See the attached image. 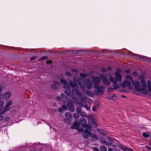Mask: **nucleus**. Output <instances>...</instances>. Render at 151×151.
I'll return each mask as SVG.
<instances>
[{"label":"nucleus","mask_w":151,"mask_h":151,"mask_svg":"<svg viewBox=\"0 0 151 151\" xmlns=\"http://www.w3.org/2000/svg\"><path fill=\"white\" fill-rule=\"evenodd\" d=\"M79 121L81 123L83 127H87L89 129H91V127L90 126H88L87 124V122L86 119L83 118H81L79 119Z\"/></svg>","instance_id":"nucleus-9"},{"label":"nucleus","mask_w":151,"mask_h":151,"mask_svg":"<svg viewBox=\"0 0 151 151\" xmlns=\"http://www.w3.org/2000/svg\"><path fill=\"white\" fill-rule=\"evenodd\" d=\"M81 104V107H83L85 108H86L87 106V104L86 102L83 101H82L80 102Z\"/></svg>","instance_id":"nucleus-26"},{"label":"nucleus","mask_w":151,"mask_h":151,"mask_svg":"<svg viewBox=\"0 0 151 151\" xmlns=\"http://www.w3.org/2000/svg\"><path fill=\"white\" fill-rule=\"evenodd\" d=\"M140 81L141 83L142 87L143 88H145L147 87L146 81L144 79L140 80Z\"/></svg>","instance_id":"nucleus-22"},{"label":"nucleus","mask_w":151,"mask_h":151,"mask_svg":"<svg viewBox=\"0 0 151 151\" xmlns=\"http://www.w3.org/2000/svg\"><path fill=\"white\" fill-rule=\"evenodd\" d=\"M108 151H117L116 150L114 149H111L110 148H108Z\"/></svg>","instance_id":"nucleus-42"},{"label":"nucleus","mask_w":151,"mask_h":151,"mask_svg":"<svg viewBox=\"0 0 151 151\" xmlns=\"http://www.w3.org/2000/svg\"><path fill=\"white\" fill-rule=\"evenodd\" d=\"M91 124L93 127H96L97 126V125L96 123L93 121H91Z\"/></svg>","instance_id":"nucleus-34"},{"label":"nucleus","mask_w":151,"mask_h":151,"mask_svg":"<svg viewBox=\"0 0 151 151\" xmlns=\"http://www.w3.org/2000/svg\"><path fill=\"white\" fill-rule=\"evenodd\" d=\"M119 148L121 150H122L124 151H125L126 147L125 146H123L122 145H119Z\"/></svg>","instance_id":"nucleus-30"},{"label":"nucleus","mask_w":151,"mask_h":151,"mask_svg":"<svg viewBox=\"0 0 151 151\" xmlns=\"http://www.w3.org/2000/svg\"><path fill=\"white\" fill-rule=\"evenodd\" d=\"M3 88V86L2 85H0V93L2 90ZM11 96V93L10 92L8 91L6 92L4 95L2 94H0V99L4 97V99L7 100Z\"/></svg>","instance_id":"nucleus-6"},{"label":"nucleus","mask_w":151,"mask_h":151,"mask_svg":"<svg viewBox=\"0 0 151 151\" xmlns=\"http://www.w3.org/2000/svg\"><path fill=\"white\" fill-rule=\"evenodd\" d=\"M100 142L102 144L108 146V142L104 140H102L100 141Z\"/></svg>","instance_id":"nucleus-31"},{"label":"nucleus","mask_w":151,"mask_h":151,"mask_svg":"<svg viewBox=\"0 0 151 151\" xmlns=\"http://www.w3.org/2000/svg\"><path fill=\"white\" fill-rule=\"evenodd\" d=\"M73 91L75 92L77 95L80 96H81L82 94L78 89H77L73 88Z\"/></svg>","instance_id":"nucleus-23"},{"label":"nucleus","mask_w":151,"mask_h":151,"mask_svg":"<svg viewBox=\"0 0 151 151\" xmlns=\"http://www.w3.org/2000/svg\"><path fill=\"white\" fill-rule=\"evenodd\" d=\"M146 148H147L149 150H151V148L150 147H149L148 146H146Z\"/></svg>","instance_id":"nucleus-56"},{"label":"nucleus","mask_w":151,"mask_h":151,"mask_svg":"<svg viewBox=\"0 0 151 151\" xmlns=\"http://www.w3.org/2000/svg\"><path fill=\"white\" fill-rule=\"evenodd\" d=\"M60 85V84L59 83L55 81L53 83L52 87L53 88H57L58 86H59Z\"/></svg>","instance_id":"nucleus-18"},{"label":"nucleus","mask_w":151,"mask_h":151,"mask_svg":"<svg viewBox=\"0 0 151 151\" xmlns=\"http://www.w3.org/2000/svg\"><path fill=\"white\" fill-rule=\"evenodd\" d=\"M12 104V101L11 100L8 101L5 105L4 110L1 112L2 114H4L6 111L9 110V107L11 106Z\"/></svg>","instance_id":"nucleus-7"},{"label":"nucleus","mask_w":151,"mask_h":151,"mask_svg":"<svg viewBox=\"0 0 151 151\" xmlns=\"http://www.w3.org/2000/svg\"><path fill=\"white\" fill-rule=\"evenodd\" d=\"M116 97V95L115 94H112V95L109 98V99L111 100L114 97Z\"/></svg>","instance_id":"nucleus-38"},{"label":"nucleus","mask_w":151,"mask_h":151,"mask_svg":"<svg viewBox=\"0 0 151 151\" xmlns=\"http://www.w3.org/2000/svg\"><path fill=\"white\" fill-rule=\"evenodd\" d=\"M101 71L103 72H106V69L104 68H102L101 69Z\"/></svg>","instance_id":"nucleus-54"},{"label":"nucleus","mask_w":151,"mask_h":151,"mask_svg":"<svg viewBox=\"0 0 151 151\" xmlns=\"http://www.w3.org/2000/svg\"><path fill=\"white\" fill-rule=\"evenodd\" d=\"M142 135L144 137L146 138H147L149 137V134L147 133L146 132L143 133Z\"/></svg>","instance_id":"nucleus-33"},{"label":"nucleus","mask_w":151,"mask_h":151,"mask_svg":"<svg viewBox=\"0 0 151 151\" xmlns=\"http://www.w3.org/2000/svg\"><path fill=\"white\" fill-rule=\"evenodd\" d=\"M96 108H98L99 106V104L98 102H96L95 103V106Z\"/></svg>","instance_id":"nucleus-41"},{"label":"nucleus","mask_w":151,"mask_h":151,"mask_svg":"<svg viewBox=\"0 0 151 151\" xmlns=\"http://www.w3.org/2000/svg\"><path fill=\"white\" fill-rule=\"evenodd\" d=\"M139 78L140 79V80L144 79V76L142 75H140L139 76Z\"/></svg>","instance_id":"nucleus-44"},{"label":"nucleus","mask_w":151,"mask_h":151,"mask_svg":"<svg viewBox=\"0 0 151 151\" xmlns=\"http://www.w3.org/2000/svg\"><path fill=\"white\" fill-rule=\"evenodd\" d=\"M80 76L83 78H85L86 77V74L83 73H80Z\"/></svg>","instance_id":"nucleus-36"},{"label":"nucleus","mask_w":151,"mask_h":151,"mask_svg":"<svg viewBox=\"0 0 151 151\" xmlns=\"http://www.w3.org/2000/svg\"><path fill=\"white\" fill-rule=\"evenodd\" d=\"M65 116L66 118H72L73 116L70 112H66L65 114Z\"/></svg>","instance_id":"nucleus-20"},{"label":"nucleus","mask_w":151,"mask_h":151,"mask_svg":"<svg viewBox=\"0 0 151 151\" xmlns=\"http://www.w3.org/2000/svg\"><path fill=\"white\" fill-rule=\"evenodd\" d=\"M91 78L92 82L94 86L99 85L101 79L97 77H92Z\"/></svg>","instance_id":"nucleus-8"},{"label":"nucleus","mask_w":151,"mask_h":151,"mask_svg":"<svg viewBox=\"0 0 151 151\" xmlns=\"http://www.w3.org/2000/svg\"><path fill=\"white\" fill-rule=\"evenodd\" d=\"M76 111L77 112V113H78L79 114V113L81 112V109L80 107H78L77 108H76Z\"/></svg>","instance_id":"nucleus-37"},{"label":"nucleus","mask_w":151,"mask_h":151,"mask_svg":"<svg viewBox=\"0 0 151 151\" xmlns=\"http://www.w3.org/2000/svg\"><path fill=\"white\" fill-rule=\"evenodd\" d=\"M10 119L9 117L7 116L6 117L5 119H4V120L6 121H9Z\"/></svg>","instance_id":"nucleus-48"},{"label":"nucleus","mask_w":151,"mask_h":151,"mask_svg":"<svg viewBox=\"0 0 151 151\" xmlns=\"http://www.w3.org/2000/svg\"><path fill=\"white\" fill-rule=\"evenodd\" d=\"M116 83H113V85L114 86V88L115 89H118L119 87V85L118 84H116Z\"/></svg>","instance_id":"nucleus-32"},{"label":"nucleus","mask_w":151,"mask_h":151,"mask_svg":"<svg viewBox=\"0 0 151 151\" xmlns=\"http://www.w3.org/2000/svg\"><path fill=\"white\" fill-rule=\"evenodd\" d=\"M147 88L149 92H151V81L148 80L147 81Z\"/></svg>","instance_id":"nucleus-21"},{"label":"nucleus","mask_w":151,"mask_h":151,"mask_svg":"<svg viewBox=\"0 0 151 151\" xmlns=\"http://www.w3.org/2000/svg\"><path fill=\"white\" fill-rule=\"evenodd\" d=\"M81 115L82 116L85 117L86 116V114L83 112L81 113Z\"/></svg>","instance_id":"nucleus-46"},{"label":"nucleus","mask_w":151,"mask_h":151,"mask_svg":"<svg viewBox=\"0 0 151 151\" xmlns=\"http://www.w3.org/2000/svg\"><path fill=\"white\" fill-rule=\"evenodd\" d=\"M93 150L95 151H99V149L97 148V147H94L93 148Z\"/></svg>","instance_id":"nucleus-50"},{"label":"nucleus","mask_w":151,"mask_h":151,"mask_svg":"<svg viewBox=\"0 0 151 151\" xmlns=\"http://www.w3.org/2000/svg\"><path fill=\"white\" fill-rule=\"evenodd\" d=\"M133 78L130 76L127 75L125 77V78L123 82L121 84V86L123 88H125L126 87H129L132 84Z\"/></svg>","instance_id":"nucleus-4"},{"label":"nucleus","mask_w":151,"mask_h":151,"mask_svg":"<svg viewBox=\"0 0 151 151\" xmlns=\"http://www.w3.org/2000/svg\"><path fill=\"white\" fill-rule=\"evenodd\" d=\"M4 102H0V111H1V110L2 109H3V108L4 107ZM1 112H2V111L0 113V115H1V114H2L1 113Z\"/></svg>","instance_id":"nucleus-29"},{"label":"nucleus","mask_w":151,"mask_h":151,"mask_svg":"<svg viewBox=\"0 0 151 151\" xmlns=\"http://www.w3.org/2000/svg\"><path fill=\"white\" fill-rule=\"evenodd\" d=\"M83 92L86 95L89 96L91 97H92L93 96V93L90 91L88 90H84Z\"/></svg>","instance_id":"nucleus-19"},{"label":"nucleus","mask_w":151,"mask_h":151,"mask_svg":"<svg viewBox=\"0 0 151 151\" xmlns=\"http://www.w3.org/2000/svg\"><path fill=\"white\" fill-rule=\"evenodd\" d=\"M78 130L79 132H83V129L82 128H79L78 129Z\"/></svg>","instance_id":"nucleus-49"},{"label":"nucleus","mask_w":151,"mask_h":151,"mask_svg":"<svg viewBox=\"0 0 151 151\" xmlns=\"http://www.w3.org/2000/svg\"><path fill=\"white\" fill-rule=\"evenodd\" d=\"M82 136L85 138H88L90 136L95 138H97L98 137L96 135L94 134H92L88 129H86L84 130V132L82 133Z\"/></svg>","instance_id":"nucleus-5"},{"label":"nucleus","mask_w":151,"mask_h":151,"mask_svg":"<svg viewBox=\"0 0 151 151\" xmlns=\"http://www.w3.org/2000/svg\"><path fill=\"white\" fill-rule=\"evenodd\" d=\"M132 85L134 87L135 89L137 91L139 92H141L145 94H146L147 93V91L146 88L141 87L140 83L139 81L133 80L132 82Z\"/></svg>","instance_id":"nucleus-2"},{"label":"nucleus","mask_w":151,"mask_h":151,"mask_svg":"<svg viewBox=\"0 0 151 151\" xmlns=\"http://www.w3.org/2000/svg\"><path fill=\"white\" fill-rule=\"evenodd\" d=\"M35 151L33 150V151Z\"/></svg>","instance_id":"nucleus-60"},{"label":"nucleus","mask_w":151,"mask_h":151,"mask_svg":"<svg viewBox=\"0 0 151 151\" xmlns=\"http://www.w3.org/2000/svg\"><path fill=\"white\" fill-rule=\"evenodd\" d=\"M65 75L67 76H71V74L70 73L68 72H67L65 73Z\"/></svg>","instance_id":"nucleus-39"},{"label":"nucleus","mask_w":151,"mask_h":151,"mask_svg":"<svg viewBox=\"0 0 151 151\" xmlns=\"http://www.w3.org/2000/svg\"><path fill=\"white\" fill-rule=\"evenodd\" d=\"M110 89H111V88H108V90L109 91H110Z\"/></svg>","instance_id":"nucleus-58"},{"label":"nucleus","mask_w":151,"mask_h":151,"mask_svg":"<svg viewBox=\"0 0 151 151\" xmlns=\"http://www.w3.org/2000/svg\"><path fill=\"white\" fill-rule=\"evenodd\" d=\"M100 77L102 79L103 82L105 84L109 85L110 84V82L108 80V78L104 74H101Z\"/></svg>","instance_id":"nucleus-10"},{"label":"nucleus","mask_w":151,"mask_h":151,"mask_svg":"<svg viewBox=\"0 0 151 151\" xmlns=\"http://www.w3.org/2000/svg\"><path fill=\"white\" fill-rule=\"evenodd\" d=\"M141 58H142L144 60H147V58L145 57H144V56H142Z\"/></svg>","instance_id":"nucleus-47"},{"label":"nucleus","mask_w":151,"mask_h":151,"mask_svg":"<svg viewBox=\"0 0 151 151\" xmlns=\"http://www.w3.org/2000/svg\"><path fill=\"white\" fill-rule=\"evenodd\" d=\"M133 150L130 148L126 147L125 151H132Z\"/></svg>","instance_id":"nucleus-40"},{"label":"nucleus","mask_w":151,"mask_h":151,"mask_svg":"<svg viewBox=\"0 0 151 151\" xmlns=\"http://www.w3.org/2000/svg\"><path fill=\"white\" fill-rule=\"evenodd\" d=\"M36 58V56H33L32 57H31V58H30V60H32L35 59Z\"/></svg>","instance_id":"nucleus-51"},{"label":"nucleus","mask_w":151,"mask_h":151,"mask_svg":"<svg viewBox=\"0 0 151 151\" xmlns=\"http://www.w3.org/2000/svg\"><path fill=\"white\" fill-rule=\"evenodd\" d=\"M94 87L96 88V92L98 95H102L103 93L104 87L94 86Z\"/></svg>","instance_id":"nucleus-11"},{"label":"nucleus","mask_w":151,"mask_h":151,"mask_svg":"<svg viewBox=\"0 0 151 151\" xmlns=\"http://www.w3.org/2000/svg\"><path fill=\"white\" fill-rule=\"evenodd\" d=\"M65 93L67 95L71 96L72 98H74L73 92L70 90L67 89L65 91Z\"/></svg>","instance_id":"nucleus-13"},{"label":"nucleus","mask_w":151,"mask_h":151,"mask_svg":"<svg viewBox=\"0 0 151 151\" xmlns=\"http://www.w3.org/2000/svg\"><path fill=\"white\" fill-rule=\"evenodd\" d=\"M107 138L109 140L108 142H107L108 146H109L110 145H111L113 147H115L116 145L115 143H114V141L113 139L109 137H107Z\"/></svg>","instance_id":"nucleus-14"},{"label":"nucleus","mask_w":151,"mask_h":151,"mask_svg":"<svg viewBox=\"0 0 151 151\" xmlns=\"http://www.w3.org/2000/svg\"><path fill=\"white\" fill-rule=\"evenodd\" d=\"M61 96H58L56 98V99L58 100L63 101V102L65 100L67 101V96L63 94H61Z\"/></svg>","instance_id":"nucleus-12"},{"label":"nucleus","mask_w":151,"mask_h":151,"mask_svg":"<svg viewBox=\"0 0 151 151\" xmlns=\"http://www.w3.org/2000/svg\"><path fill=\"white\" fill-rule=\"evenodd\" d=\"M98 132L99 133H100L101 134H103V135H106V133L105 132V131L102 129H100L98 130Z\"/></svg>","instance_id":"nucleus-28"},{"label":"nucleus","mask_w":151,"mask_h":151,"mask_svg":"<svg viewBox=\"0 0 151 151\" xmlns=\"http://www.w3.org/2000/svg\"><path fill=\"white\" fill-rule=\"evenodd\" d=\"M67 109L66 106L65 105H63L62 107L58 109V111L60 112H63Z\"/></svg>","instance_id":"nucleus-17"},{"label":"nucleus","mask_w":151,"mask_h":151,"mask_svg":"<svg viewBox=\"0 0 151 151\" xmlns=\"http://www.w3.org/2000/svg\"><path fill=\"white\" fill-rule=\"evenodd\" d=\"M72 118H65L64 119L65 122L68 124H70L71 123V119Z\"/></svg>","instance_id":"nucleus-25"},{"label":"nucleus","mask_w":151,"mask_h":151,"mask_svg":"<svg viewBox=\"0 0 151 151\" xmlns=\"http://www.w3.org/2000/svg\"><path fill=\"white\" fill-rule=\"evenodd\" d=\"M67 106L69 110L71 112L74 111L75 109L73 107V105L71 103H68L67 104Z\"/></svg>","instance_id":"nucleus-15"},{"label":"nucleus","mask_w":151,"mask_h":151,"mask_svg":"<svg viewBox=\"0 0 151 151\" xmlns=\"http://www.w3.org/2000/svg\"><path fill=\"white\" fill-rule=\"evenodd\" d=\"M122 96L123 97H124V96Z\"/></svg>","instance_id":"nucleus-59"},{"label":"nucleus","mask_w":151,"mask_h":151,"mask_svg":"<svg viewBox=\"0 0 151 151\" xmlns=\"http://www.w3.org/2000/svg\"><path fill=\"white\" fill-rule=\"evenodd\" d=\"M121 71L120 69L116 70L114 73L116 79L113 77L110 76L109 77L110 80L113 83H117V81L120 82L122 80V77L120 74Z\"/></svg>","instance_id":"nucleus-3"},{"label":"nucleus","mask_w":151,"mask_h":151,"mask_svg":"<svg viewBox=\"0 0 151 151\" xmlns=\"http://www.w3.org/2000/svg\"><path fill=\"white\" fill-rule=\"evenodd\" d=\"M72 71H73V72L76 73H75V74H77V73H78L77 70H74V69L73 70H72Z\"/></svg>","instance_id":"nucleus-52"},{"label":"nucleus","mask_w":151,"mask_h":151,"mask_svg":"<svg viewBox=\"0 0 151 151\" xmlns=\"http://www.w3.org/2000/svg\"><path fill=\"white\" fill-rule=\"evenodd\" d=\"M77 127V125L76 123H74L71 127V128L72 129H75Z\"/></svg>","instance_id":"nucleus-35"},{"label":"nucleus","mask_w":151,"mask_h":151,"mask_svg":"<svg viewBox=\"0 0 151 151\" xmlns=\"http://www.w3.org/2000/svg\"><path fill=\"white\" fill-rule=\"evenodd\" d=\"M100 149L101 151H107V147L104 146H101L100 147Z\"/></svg>","instance_id":"nucleus-24"},{"label":"nucleus","mask_w":151,"mask_h":151,"mask_svg":"<svg viewBox=\"0 0 151 151\" xmlns=\"http://www.w3.org/2000/svg\"><path fill=\"white\" fill-rule=\"evenodd\" d=\"M73 81H70L69 83L72 87H75L77 86L78 83V85L81 88H84L85 86L86 88L88 89H90L92 87V84L90 79H87L84 81V83L82 84L81 81H83V80L81 78L77 79L76 77H74L73 78Z\"/></svg>","instance_id":"nucleus-1"},{"label":"nucleus","mask_w":151,"mask_h":151,"mask_svg":"<svg viewBox=\"0 0 151 151\" xmlns=\"http://www.w3.org/2000/svg\"><path fill=\"white\" fill-rule=\"evenodd\" d=\"M125 72L128 73H130V71L129 70H125Z\"/></svg>","instance_id":"nucleus-53"},{"label":"nucleus","mask_w":151,"mask_h":151,"mask_svg":"<svg viewBox=\"0 0 151 151\" xmlns=\"http://www.w3.org/2000/svg\"><path fill=\"white\" fill-rule=\"evenodd\" d=\"M73 116L74 118L76 119H78L79 117V114L77 113H74Z\"/></svg>","instance_id":"nucleus-27"},{"label":"nucleus","mask_w":151,"mask_h":151,"mask_svg":"<svg viewBox=\"0 0 151 151\" xmlns=\"http://www.w3.org/2000/svg\"><path fill=\"white\" fill-rule=\"evenodd\" d=\"M4 118V116H3L0 115V121L2 120Z\"/></svg>","instance_id":"nucleus-55"},{"label":"nucleus","mask_w":151,"mask_h":151,"mask_svg":"<svg viewBox=\"0 0 151 151\" xmlns=\"http://www.w3.org/2000/svg\"><path fill=\"white\" fill-rule=\"evenodd\" d=\"M61 83L63 84V87L64 88H66L68 86V83L67 81L63 79H61L60 80Z\"/></svg>","instance_id":"nucleus-16"},{"label":"nucleus","mask_w":151,"mask_h":151,"mask_svg":"<svg viewBox=\"0 0 151 151\" xmlns=\"http://www.w3.org/2000/svg\"><path fill=\"white\" fill-rule=\"evenodd\" d=\"M86 109H87V110H88V109H89V108H88V107H87L86 106Z\"/></svg>","instance_id":"nucleus-57"},{"label":"nucleus","mask_w":151,"mask_h":151,"mask_svg":"<svg viewBox=\"0 0 151 151\" xmlns=\"http://www.w3.org/2000/svg\"><path fill=\"white\" fill-rule=\"evenodd\" d=\"M97 109L95 106H93L92 108V110L94 111H96Z\"/></svg>","instance_id":"nucleus-45"},{"label":"nucleus","mask_w":151,"mask_h":151,"mask_svg":"<svg viewBox=\"0 0 151 151\" xmlns=\"http://www.w3.org/2000/svg\"><path fill=\"white\" fill-rule=\"evenodd\" d=\"M48 58V57L47 56H44L42 57L40 59V60H46Z\"/></svg>","instance_id":"nucleus-43"}]
</instances>
